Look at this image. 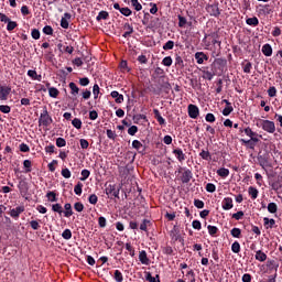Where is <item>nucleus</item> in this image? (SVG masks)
<instances>
[{"mask_svg":"<svg viewBox=\"0 0 282 282\" xmlns=\"http://www.w3.org/2000/svg\"><path fill=\"white\" fill-rule=\"evenodd\" d=\"M173 47H175V42L173 41H167L164 45H163V50L169 51V50H173Z\"/></svg>","mask_w":282,"mask_h":282,"instance_id":"obj_49","label":"nucleus"},{"mask_svg":"<svg viewBox=\"0 0 282 282\" xmlns=\"http://www.w3.org/2000/svg\"><path fill=\"white\" fill-rule=\"evenodd\" d=\"M132 147L138 151V153H144V151H147L144 144L138 140L132 141Z\"/></svg>","mask_w":282,"mask_h":282,"instance_id":"obj_14","label":"nucleus"},{"mask_svg":"<svg viewBox=\"0 0 282 282\" xmlns=\"http://www.w3.org/2000/svg\"><path fill=\"white\" fill-rule=\"evenodd\" d=\"M23 166L25 170V173H32V161L30 160H24Z\"/></svg>","mask_w":282,"mask_h":282,"instance_id":"obj_36","label":"nucleus"},{"mask_svg":"<svg viewBox=\"0 0 282 282\" xmlns=\"http://www.w3.org/2000/svg\"><path fill=\"white\" fill-rule=\"evenodd\" d=\"M72 19V13H64V17L61 20V28L67 30L69 28V20Z\"/></svg>","mask_w":282,"mask_h":282,"instance_id":"obj_10","label":"nucleus"},{"mask_svg":"<svg viewBox=\"0 0 282 282\" xmlns=\"http://www.w3.org/2000/svg\"><path fill=\"white\" fill-rule=\"evenodd\" d=\"M153 113H154V118H155V120L159 122V124H166V120H164L163 118H162V115L160 113V110H158V109H154L153 110Z\"/></svg>","mask_w":282,"mask_h":282,"instance_id":"obj_18","label":"nucleus"},{"mask_svg":"<svg viewBox=\"0 0 282 282\" xmlns=\"http://www.w3.org/2000/svg\"><path fill=\"white\" fill-rule=\"evenodd\" d=\"M187 111H188L189 118H192L193 120H196V118L199 117V108L196 105H193V104L188 105Z\"/></svg>","mask_w":282,"mask_h":282,"instance_id":"obj_5","label":"nucleus"},{"mask_svg":"<svg viewBox=\"0 0 282 282\" xmlns=\"http://www.w3.org/2000/svg\"><path fill=\"white\" fill-rule=\"evenodd\" d=\"M62 175L65 177V180H69V177H72V172L69 169L65 167L62 170Z\"/></svg>","mask_w":282,"mask_h":282,"instance_id":"obj_59","label":"nucleus"},{"mask_svg":"<svg viewBox=\"0 0 282 282\" xmlns=\"http://www.w3.org/2000/svg\"><path fill=\"white\" fill-rule=\"evenodd\" d=\"M46 197H47L48 202H58V198H56V194L54 192H48L46 194Z\"/></svg>","mask_w":282,"mask_h":282,"instance_id":"obj_52","label":"nucleus"},{"mask_svg":"<svg viewBox=\"0 0 282 282\" xmlns=\"http://www.w3.org/2000/svg\"><path fill=\"white\" fill-rule=\"evenodd\" d=\"M128 133H129V135H135L138 133V126H131L128 129Z\"/></svg>","mask_w":282,"mask_h":282,"instance_id":"obj_63","label":"nucleus"},{"mask_svg":"<svg viewBox=\"0 0 282 282\" xmlns=\"http://www.w3.org/2000/svg\"><path fill=\"white\" fill-rule=\"evenodd\" d=\"M149 226H151V220L143 219V221L140 225V230H143V232L148 231Z\"/></svg>","mask_w":282,"mask_h":282,"instance_id":"obj_28","label":"nucleus"},{"mask_svg":"<svg viewBox=\"0 0 282 282\" xmlns=\"http://www.w3.org/2000/svg\"><path fill=\"white\" fill-rule=\"evenodd\" d=\"M65 212H64V216L65 217H72V215H74V212L72 210V204L66 203L64 205Z\"/></svg>","mask_w":282,"mask_h":282,"instance_id":"obj_25","label":"nucleus"},{"mask_svg":"<svg viewBox=\"0 0 282 282\" xmlns=\"http://www.w3.org/2000/svg\"><path fill=\"white\" fill-rule=\"evenodd\" d=\"M30 226L32 230H39V228H41V225L36 220H31Z\"/></svg>","mask_w":282,"mask_h":282,"instance_id":"obj_64","label":"nucleus"},{"mask_svg":"<svg viewBox=\"0 0 282 282\" xmlns=\"http://www.w3.org/2000/svg\"><path fill=\"white\" fill-rule=\"evenodd\" d=\"M62 237L68 241V239H72V230L65 229L62 234Z\"/></svg>","mask_w":282,"mask_h":282,"instance_id":"obj_57","label":"nucleus"},{"mask_svg":"<svg viewBox=\"0 0 282 282\" xmlns=\"http://www.w3.org/2000/svg\"><path fill=\"white\" fill-rule=\"evenodd\" d=\"M234 206L235 205L232 204V198H230V197L224 198V200H223V209L224 210H230V209H232Z\"/></svg>","mask_w":282,"mask_h":282,"instance_id":"obj_15","label":"nucleus"},{"mask_svg":"<svg viewBox=\"0 0 282 282\" xmlns=\"http://www.w3.org/2000/svg\"><path fill=\"white\" fill-rule=\"evenodd\" d=\"M208 232L212 237H215L217 232H219V229L216 226L209 225L207 226Z\"/></svg>","mask_w":282,"mask_h":282,"instance_id":"obj_40","label":"nucleus"},{"mask_svg":"<svg viewBox=\"0 0 282 282\" xmlns=\"http://www.w3.org/2000/svg\"><path fill=\"white\" fill-rule=\"evenodd\" d=\"M206 10L210 17H219L221 14V11L219 10V3L214 4H207Z\"/></svg>","mask_w":282,"mask_h":282,"instance_id":"obj_4","label":"nucleus"},{"mask_svg":"<svg viewBox=\"0 0 282 282\" xmlns=\"http://www.w3.org/2000/svg\"><path fill=\"white\" fill-rule=\"evenodd\" d=\"M202 160H212L210 152L206 150H202L199 153Z\"/></svg>","mask_w":282,"mask_h":282,"instance_id":"obj_45","label":"nucleus"},{"mask_svg":"<svg viewBox=\"0 0 282 282\" xmlns=\"http://www.w3.org/2000/svg\"><path fill=\"white\" fill-rule=\"evenodd\" d=\"M89 175H91V172H89V170H83L80 182H85V180H87L89 177Z\"/></svg>","mask_w":282,"mask_h":282,"instance_id":"obj_54","label":"nucleus"},{"mask_svg":"<svg viewBox=\"0 0 282 282\" xmlns=\"http://www.w3.org/2000/svg\"><path fill=\"white\" fill-rule=\"evenodd\" d=\"M173 153L175 154V158L178 160V162H184V160H186V154H184L182 149H174Z\"/></svg>","mask_w":282,"mask_h":282,"instance_id":"obj_16","label":"nucleus"},{"mask_svg":"<svg viewBox=\"0 0 282 282\" xmlns=\"http://www.w3.org/2000/svg\"><path fill=\"white\" fill-rule=\"evenodd\" d=\"M0 111H1V113H10L11 108L8 105H1L0 106Z\"/></svg>","mask_w":282,"mask_h":282,"instance_id":"obj_62","label":"nucleus"},{"mask_svg":"<svg viewBox=\"0 0 282 282\" xmlns=\"http://www.w3.org/2000/svg\"><path fill=\"white\" fill-rule=\"evenodd\" d=\"M214 77H215V73L210 70H203V78L205 80H213Z\"/></svg>","mask_w":282,"mask_h":282,"instance_id":"obj_29","label":"nucleus"},{"mask_svg":"<svg viewBox=\"0 0 282 282\" xmlns=\"http://www.w3.org/2000/svg\"><path fill=\"white\" fill-rule=\"evenodd\" d=\"M72 124L75 129H83V121L78 118L73 119Z\"/></svg>","mask_w":282,"mask_h":282,"instance_id":"obj_41","label":"nucleus"},{"mask_svg":"<svg viewBox=\"0 0 282 282\" xmlns=\"http://www.w3.org/2000/svg\"><path fill=\"white\" fill-rule=\"evenodd\" d=\"M191 180H193V172H191V170H185L182 173L181 182H183V184H188V182H191Z\"/></svg>","mask_w":282,"mask_h":282,"instance_id":"obj_9","label":"nucleus"},{"mask_svg":"<svg viewBox=\"0 0 282 282\" xmlns=\"http://www.w3.org/2000/svg\"><path fill=\"white\" fill-rule=\"evenodd\" d=\"M43 32L44 34H46L47 36H52V34H54V29H52L51 25H46L43 28Z\"/></svg>","mask_w":282,"mask_h":282,"instance_id":"obj_50","label":"nucleus"},{"mask_svg":"<svg viewBox=\"0 0 282 282\" xmlns=\"http://www.w3.org/2000/svg\"><path fill=\"white\" fill-rule=\"evenodd\" d=\"M267 208L271 214H274L279 210L276 203H269Z\"/></svg>","mask_w":282,"mask_h":282,"instance_id":"obj_37","label":"nucleus"},{"mask_svg":"<svg viewBox=\"0 0 282 282\" xmlns=\"http://www.w3.org/2000/svg\"><path fill=\"white\" fill-rule=\"evenodd\" d=\"M74 208L77 213H83V210H85V205H83V203H75Z\"/></svg>","mask_w":282,"mask_h":282,"instance_id":"obj_56","label":"nucleus"},{"mask_svg":"<svg viewBox=\"0 0 282 282\" xmlns=\"http://www.w3.org/2000/svg\"><path fill=\"white\" fill-rule=\"evenodd\" d=\"M247 25H251L252 28H257L259 25V18L253 17V18H248L246 20Z\"/></svg>","mask_w":282,"mask_h":282,"instance_id":"obj_20","label":"nucleus"},{"mask_svg":"<svg viewBox=\"0 0 282 282\" xmlns=\"http://www.w3.org/2000/svg\"><path fill=\"white\" fill-rule=\"evenodd\" d=\"M17 25H19L17 22L10 20L7 25L8 32H12V30H14Z\"/></svg>","mask_w":282,"mask_h":282,"instance_id":"obj_55","label":"nucleus"},{"mask_svg":"<svg viewBox=\"0 0 282 282\" xmlns=\"http://www.w3.org/2000/svg\"><path fill=\"white\" fill-rule=\"evenodd\" d=\"M11 91V87L0 86V100H8V96H10Z\"/></svg>","mask_w":282,"mask_h":282,"instance_id":"obj_6","label":"nucleus"},{"mask_svg":"<svg viewBox=\"0 0 282 282\" xmlns=\"http://www.w3.org/2000/svg\"><path fill=\"white\" fill-rule=\"evenodd\" d=\"M205 188L207 193H215V191H217V187L213 183H208Z\"/></svg>","mask_w":282,"mask_h":282,"instance_id":"obj_58","label":"nucleus"},{"mask_svg":"<svg viewBox=\"0 0 282 282\" xmlns=\"http://www.w3.org/2000/svg\"><path fill=\"white\" fill-rule=\"evenodd\" d=\"M186 23H188V21L186 20V18L178 15V28H185Z\"/></svg>","mask_w":282,"mask_h":282,"instance_id":"obj_53","label":"nucleus"},{"mask_svg":"<svg viewBox=\"0 0 282 282\" xmlns=\"http://www.w3.org/2000/svg\"><path fill=\"white\" fill-rule=\"evenodd\" d=\"M31 36L35 41H39V39H41V32L39 31V29H33L31 32Z\"/></svg>","mask_w":282,"mask_h":282,"instance_id":"obj_47","label":"nucleus"},{"mask_svg":"<svg viewBox=\"0 0 282 282\" xmlns=\"http://www.w3.org/2000/svg\"><path fill=\"white\" fill-rule=\"evenodd\" d=\"M258 162L263 170L268 166L272 169V164H270V161H268V156L265 155H258Z\"/></svg>","mask_w":282,"mask_h":282,"instance_id":"obj_7","label":"nucleus"},{"mask_svg":"<svg viewBox=\"0 0 282 282\" xmlns=\"http://www.w3.org/2000/svg\"><path fill=\"white\" fill-rule=\"evenodd\" d=\"M139 261L142 263V265H149V263H151V260L147 256V251L142 250L139 252Z\"/></svg>","mask_w":282,"mask_h":282,"instance_id":"obj_12","label":"nucleus"},{"mask_svg":"<svg viewBox=\"0 0 282 282\" xmlns=\"http://www.w3.org/2000/svg\"><path fill=\"white\" fill-rule=\"evenodd\" d=\"M248 192L251 199H257V197H259V189H257V187L250 186Z\"/></svg>","mask_w":282,"mask_h":282,"instance_id":"obj_26","label":"nucleus"},{"mask_svg":"<svg viewBox=\"0 0 282 282\" xmlns=\"http://www.w3.org/2000/svg\"><path fill=\"white\" fill-rule=\"evenodd\" d=\"M67 145V141H65L64 138H57L56 139V147H58V149H63V147Z\"/></svg>","mask_w":282,"mask_h":282,"instance_id":"obj_42","label":"nucleus"},{"mask_svg":"<svg viewBox=\"0 0 282 282\" xmlns=\"http://www.w3.org/2000/svg\"><path fill=\"white\" fill-rule=\"evenodd\" d=\"M109 19V12L107 11H100L99 14L97 15V21H101V20H107Z\"/></svg>","mask_w":282,"mask_h":282,"instance_id":"obj_35","label":"nucleus"},{"mask_svg":"<svg viewBox=\"0 0 282 282\" xmlns=\"http://www.w3.org/2000/svg\"><path fill=\"white\" fill-rule=\"evenodd\" d=\"M21 213H25V207H23V206H18V207L11 209L10 216H11L13 219H19V216L21 215Z\"/></svg>","mask_w":282,"mask_h":282,"instance_id":"obj_8","label":"nucleus"},{"mask_svg":"<svg viewBox=\"0 0 282 282\" xmlns=\"http://www.w3.org/2000/svg\"><path fill=\"white\" fill-rule=\"evenodd\" d=\"M131 6L137 12H140V10H142V4L138 0H131Z\"/></svg>","mask_w":282,"mask_h":282,"instance_id":"obj_39","label":"nucleus"},{"mask_svg":"<svg viewBox=\"0 0 282 282\" xmlns=\"http://www.w3.org/2000/svg\"><path fill=\"white\" fill-rule=\"evenodd\" d=\"M267 259H268V254H265V252H263V251H261V250H258V251L256 252V260H257V261L263 262V261H265Z\"/></svg>","mask_w":282,"mask_h":282,"instance_id":"obj_22","label":"nucleus"},{"mask_svg":"<svg viewBox=\"0 0 282 282\" xmlns=\"http://www.w3.org/2000/svg\"><path fill=\"white\" fill-rule=\"evenodd\" d=\"M226 59L224 58H216L214 61V65H217L218 67H226Z\"/></svg>","mask_w":282,"mask_h":282,"instance_id":"obj_46","label":"nucleus"},{"mask_svg":"<svg viewBox=\"0 0 282 282\" xmlns=\"http://www.w3.org/2000/svg\"><path fill=\"white\" fill-rule=\"evenodd\" d=\"M53 213H58V215H63V206L58 203L52 205Z\"/></svg>","mask_w":282,"mask_h":282,"instance_id":"obj_32","label":"nucleus"},{"mask_svg":"<svg viewBox=\"0 0 282 282\" xmlns=\"http://www.w3.org/2000/svg\"><path fill=\"white\" fill-rule=\"evenodd\" d=\"M231 111H235V108L231 106H226L223 110V116H228Z\"/></svg>","mask_w":282,"mask_h":282,"instance_id":"obj_60","label":"nucleus"},{"mask_svg":"<svg viewBox=\"0 0 282 282\" xmlns=\"http://www.w3.org/2000/svg\"><path fill=\"white\" fill-rule=\"evenodd\" d=\"M231 237H235L236 239L241 238V229H239V228H232V229H231Z\"/></svg>","mask_w":282,"mask_h":282,"instance_id":"obj_44","label":"nucleus"},{"mask_svg":"<svg viewBox=\"0 0 282 282\" xmlns=\"http://www.w3.org/2000/svg\"><path fill=\"white\" fill-rule=\"evenodd\" d=\"M260 8H262L259 11L260 14H272V9L270 8V4H260Z\"/></svg>","mask_w":282,"mask_h":282,"instance_id":"obj_21","label":"nucleus"},{"mask_svg":"<svg viewBox=\"0 0 282 282\" xmlns=\"http://www.w3.org/2000/svg\"><path fill=\"white\" fill-rule=\"evenodd\" d=\"M162 64L165 67H171L173 65V58H171V56H166L163 58Z\"/></svg>","mask_w":282,"mask_h":282,"instance_id":"obj_43","label":"nucleus"},{"mask_svg":"<svg viewBox=\"0 0 282 282\" xmlns=\"http://www.w3.org/2000/svg\"><path fill=\"white\" fill-rule=\"evenodd\" d=\"M271 188H272V191H281V188H282V181L281 180L274 181L271 184Z\"/></svg>","mask_w":282,"mask_h":282,"instance_id":"obj_31","label":"nucleus"},{"mask_svg":"<svg viewBox=\"0 0 282 282\" xmlns=\"http://www.w3.org/2000/svg\"><path fill=\"white\" fill-rule=\"evenodd\" d=\"M75 195H83V183L78 182L74 187Z\"/></svg>","mask_w":282,"mask_h":282,"instance_id":"obj_34","label":"nucleus"},{"mask_svg":"<svg viewBox=\"0 0 282 282\" xmlns=\"http://www.w3.org/2000/svg\"><path fill=\"white\" fill-rule=\"evenodd\" d=\"M195 58L198 65H204V61H208V55H206L204 52H197L195 53Z\"/></svg>","mask_w":282,"mask_h":282,"instance_id":"obj_11","label":"nucleus"},{"mask_svg":"<svg viewBox=\"0 0 282 282\" xmlns=\"http://www.w3.org/2000/svg\"><path fill=\"white\" fill-rule=\"evenodd\" d=\"M262 54H264V56H272V46L270 44H264L262 46Z\"/></svg>","mask_w":282,"mask_h":282,"instance_id":"obj_24","label":"nucleus"},{"mask_svg":"<svg viewBox=\"0 0 282 282\" xmlns=\"http://www.w3.org/2000/svg\"><path fill=\"white\" fill-rule=\"evenodd\" d=\"M28 76H29L30 78H32V80H39V82H41V79H42V76L39 75V74L36 73V70H34V69L28 70Z\"/></svg>","mask_w":282,"mask_h":282,"instance_id":"obj_19","label":"nucleus"},{"mask_svg":"<svg viewBox=\"0 0 282 282\" xmlns=\"http://www.w3.org/2000/svg\"><path fill=\"white\" fill-rule=\"evenodd\" d=\"M52 122H54V120L50 116V112H47V108H44V110L41 113L40 119H39L40 126L42 124V127H50V124H52Z\"/></svg>","mask_w":282,"mask_h":282,"instance_id":"obj_2","label":"nucleus"},{"mask_svg":"<svg viewBox=\"0 0 282 282\" xmlns=\"http://www.w3.org/2000/svg\"><path fill=\"white\" fill-rule=\"evenodd\" d=\"M111 98L115 99V101L117 102V105H121V102H124V96L120 95V93L113 90L110 94Z\"/></svg>","mask_w":282,"mask_h":282,"instance_id":"obj_13","label":"nucleus"},{"mask_svg":"<svg viewBox=\"0 0 282 282\" xmlns=\"http://www.w3.org/2000/svg\"><path fill=\"white\" fill-rule=\"evenodd\" d=\"M120 12L123 14V17H131V14H133V11H131V9H129L128 7L121 8Z\"/></svg>","mask_w":282,"mask_h":282,"instance_id":"obj_51","label":"nucleus"},{"mask_svg":"<svg viewBox=\"0 0 282 282\" xmlns=\"http://www.w3.org/2000/svg\"><path fill=\"white\" fill-rule=\"evenodd\" d=\"M58 94L59 91L55 87L48 88V96H51V98H58Z\"/></svg>","mask_w":282,"mask_h":282,"instance_id":"obj_38","label":"nucleus"},{"mask_svg":"<svg viewBox=\"0 0 282 282\" xmlns=\"http://www.w3.org/2000/svg\"><path fill=\"white\" fill-rule=\"evenodd\" d=\"M268 96H269L270 98H274V96H276V88H275L274 86H272V87H270V88L268 89Z\"/></svg>","mask_w":282,"mask_h":282,"instance_id":"obj_61","label":"nucleus"},{"mask_svg":"<svg viewBox=\"0 0 282 282\" xmlns=\"http://www.w3.org/2000/svg\"><path fill=\"white\" fill-rule=\"evenodd\" d=\"M68 87L70 89V94L72 96H78V93L80 91V88H78V86L76 85V83L70 82L68 84Z\"/></svg>","mask_w":282,"mask_h":282,"instance_id":"obj_17","label":"nucleus"},{"mask_svg":"<svg viewBox=\"0 0 282 282\" xmlns=\"http://www.w3.org/2000/svg\"><path fill=\"white\" fill-rule=\"evenodd\" d=\"M243 132L246 133V135H248L251 139L248 141L242 140V142L245 144H251V149H254V147L252 145V142H259V138H263L262 135H259V133L252 131V128L250 127L246 128Z\"/></svg>","mask_w":282,"mask_h":282,"instance_id":"obj_1","label":"nucleus"},{"mask_svg":"<svg viewBox=\"0 0 282 282\" xmlns=\"http://www.w3.org/2000/svg\"><path fill=\"white\" fill-rule=\"evenodd\" d=\"M217 175H219V177H228V175H230V170L221 167L217 170Z\"/></svg>","mask_w":282,"mask_h":282,"instance_id":"obj_27","label":"nucleus"},{"mask_svg":"<svg viewBox=\"0 0 282 282\" xmlns=\"http://www.w3.org/2000/svg\"><path fill=\"white\" fill-rule=\"evenodd\" d=\"M175 67L176 69H184V59H182V56L176 55L175 57Z\"/></svg>","mask_w":282,"mask_h":282,"instance_id":"obj_23","label":"nucleus"},{"mask_svg":"<svg viewBox=\"0 0 282 282\" xmlns=\"http://www.w3.org/2000/svg\"><path fill=\"white\" fill-rule=\"evenodd\" d=\"M113 279L117 282H122L124 281V276H122V272H120V270H116L115 274H113Z\"/></svg>","mask_w":282,"mask_h":282,"instance_id":"obj_33","label":"nucleus"},{"mask_svg":"<svg viewBox=\"0 0 282 282\" xmlns=\"http://www.w3.org/2000/svg\"><path fill=\"white\" fill-rule=\"evenodd\" d=\"M259 122L263 131H267V133H274V131H276V126L274 124V121L259 119Z\"/></svg>","mask_w":282,"mask_h":282,"instance_id":"obj_3","label":"nucleus"},{"mask_svg":"<svg viewBox=\"0 0 282 282\" xmlns=\"http://www.w3.org/2000/svg\"><path fill=\"white\" fill-rule=\"evenodd\" d=\"M231 251L235 252V254H239V252H241V245H239L238 241H235L231 245Z\"/></svg>","mask_w":282,"mask_h":282,"instance_id":"obj_30","label":"nucleus"},{"mask_svg":"<svg viewBox=\"0 0 282 282\" xmlns=\"http://www.w3.org/2000/svg\"><path fill=\"white\" fill-rule=\"evenodd\" d=\"M267 265L268 268H271V270H279V264L274 260H269Z\"/></svg>","mask_w":282,"mask_h":282,"instance_id":"obj_48","label":"nucleus"}]
</instances>
